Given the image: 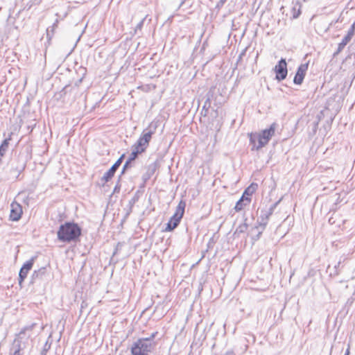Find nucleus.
Returning <instances> with one entry per match:
<instances>
[{"mask_svg": "<svg viewBox=\"0 0 355 355\" xmlns=\"http://www.w3.org/2000/svg\"><path fill=\"white\" fill-rule=\"evenodd\" d=\"M80 227L73 222H66L62 224L57 232L58 239L62 242L70 243L76 241L81 235Z\"/></svg>", "mask_w": 355, "mask_h": 355, "instance_id": "1", "label": "nucleus"}, {"mask_svg": "<svg viewBox=\"0 0 355 355\" xmlns=\"http://www.w3.org/2000/svg\"><path fill=\"white\" fill-rule=\"evenodd\" d=\"M157 334L158 332L155 331L149 337L139 338L131 347L132 355H148L157 345L154 339Z\"/></svg>", "mask_w": 355, "mask_h": 355, "instance_id": "2", "label": "nucleus"}, {"mask_svg": "<svg viewBox=\"0 0 355 355\" xmlns=\"http://www.w3.org/2000/svg\"><path fill=\"white\" fill-rule=\"evenodd\" d=\"M157 126V121H152L148 126L143 130L141 136L132 148H137L140 150V151L144 152L149 145L152 135L155 133Z\"/></svg>", "mask_w": 355, "mask_h": 355, "instance_id": "3", "label": "nucleus"}, {"mask_svg": "<svg viewBox=\"0 0 355 355\" xmlns=\"http://www.w3.org/2000/svg\"><path fill=\"white\" fill-rule=\"evenodd\" d=\"M277 203H275L270 206L267 210H261L260 216L257 220V225L256 228H261V231L258 234V237L261 234L262 232L265 230L270 216L273 214L275 209L276 208Z\"/></svg>", "mask_w": 355, "mask_h": 355, "instance_id": "4", "label": "nucleus"}, {"mask_svg": "<svg viewBox=\"0 0 355 355\" xmlns=\"http://www.w3.org/2000/svg\"><path fill=\"white\" fill-rule=\"evenodd\" d=\"M274 71L276 73L275 78L278 81L284 80L286 78L288 70L286 60L282 58L275 65Z\"/></svg>", "mask_w": 355, "mask_h": 355, "instance_id": "5", "label": "nucleus"}, {"mask_svg": "<svg viewBox=\"0 0 355 355\" xmlns=\"http://www.w3.org/2000/svg\"><path fill=\"white\" fill-rule=\"evenodd\" d=\"M34 261L35 257H32L31 259L24 263L22 267L21 268L19 273V284L20 286H21L22 282L26 278L28 272L33 268Z\"/></svg>", "mask_w": 355, "mask_h": 355, "instance_id": "6", "label": "nucleus"}, {"mask_svg": "<svg viewBox=\"0 0 355 355\" xmlns=\"http://www.w3.org/2000/svg\"><path fill=\"white\" fill-rule=\"evenodd\" d=\"M125 155L123 154L118 160L112 166V167L103 175L102 177V181L107 182L109 180L112 179V178L114 176L115 172L119 168L120 165L121 164Z\"/></svg>", "mask_w": 355, "mask_h": 355, "instance_id": "7", "label": "nucleus"}, {"mask_svg": "<svg viewBox=\"0 0 355 355\" xmlns=\"http://www.w3.org/2000/svg\"><path fill=\"white\" fill-rule=\"evenodd\" d=\"M22 213L23 211L21 205L15 201L12 202L10 205V220L12 221L19 220L21 217Z\"/></svg>", "mask_w": 355, "mask_h": 355, "instance_id": "8", "label": "nucleus"}, {"mask_svg": "<svg viewBox=\"0 0 355 355\" xmlns=\"http://www.w3.org/2000/svg\"><path fill=\"white\" fill-rule=\"evenodd\" d=\"M308 67L309 63L302 64L298 67L296 74L293 79V83L295 85H301L302 83L308 69Z\"/></svg>", "mask_w": 355, "mask_h": 355, "instance_id": "9", "label": "nucleus"}, {"mask_svg": "<svg viewBox=\"0 0 355 355\" xmlns=\"http://www.w3.org/2000/svg\"><path fill=\"white\" fill-rule=\"evenodd\" d=\"M277 123H272L270 128L268 129H265L262 130L260 133H258L259 135H261L263 137H266L268 140H270L272 136H274L276 128H277Z\"/></svg>", "mask_w": 355, "mask_h": 355, "instance_id": "10", "label": "nucleus"}, {"mask_svg": "<svg viewBox=\"0 0 355 355\" xmlns=\"http://www.w3.org/2000/svg\"><path fill=\"white\" fill-rule=\"evenodd\" d=\"M185 207L186 202L183 200H181L176 207L174 214L173 215V217L181 220L184 216Z\"/></svg>", "mask_w": 355, "mask_h": 355, "instance_id": "11", "label": "nucleus"}, {"mask_svg": "<svg viewBox=\"0 0 355 355\" xmlns=\"http://www.w3.org/2000/svg\"><path fill=\"white\" fill-rule=\"evenodd\" d=\"M251 198L249 197H247L246 198H244L243 197H241L236 203V205L234 207V209L236 211H241L245 206L248 205L250 203Z\"/></svg>", "mask_w": 355, "mask_h": 355, "instance_id": "12", "label": "nucleus"}, {"mask_svg": "<svg viewBox=\"0 0 355 355\" xmlns=\"http://www.w3.org/2000/svg\"><path fill=\"white\" fill-rule=\"evenodd\" d=\"M180 220H181L177 218H175V217H173V216H172L171 217V218L169 219L168 222L166 223V227L165 228V231L171 232V231L173 230L175 228H176L178 226V225L180 223Z\"/></svg>", "mask_w": 355, "mask_h": 355, "instance_id": "13", "label": "nucleus"}, {"mask_svg": "<svg viewBox=\"0 0 355 355\" xmlns=\"http://www.w3.org/2000/svg\"><path fill=\"white\" fill-rule=\"evenodd\" d=\"M258 188V184L257 183H252L249 187H248L241 197L246 198L247 197L250 198L251 196L257 191Z\"/></svg>", "mask_w": 355, "mask_h": 355, "instance_id": "14", "label": "nucleus"}, {"mask_svg": "<svg viewBox=\"0 0 355 355\" xmlns=\"http://www.w3.org/2000/svg\"><path fill=\"white\" fill-rule=\"evenodd\" d=\"M259 134L258 133H250L249 135L250 137V144L252 146V150H256V147L257 146L258 144V137Z\"/></svg>", "mask_w": 355, "mask_h": 355, "instance_id": "15", "label": "nucleus"}, {"mask_svg": "<svg viewBox=\"0 0 355 355\" xmlns=\"http://www.w3.org/2000/svg\"><path fill=\"white\" fill-rule=\"evenodd\" d=\"M25 164L24 163H21L20 164H18L17 166H16V167L15 168H12L11 169V173H14L15 175V178L16 179H18L21 173L24 170L25 168Z\"/></svg>", "mask_w": 355, "mask_h": 355, "instance_id": "16", "label": "nucleus"}, {"mask_svg": "<svg viewBox=\"0 0 355 355\" xmlns=\"http://www.w3.org/2000/svg\"><path fill=\"white\" fill-rule=\"evenodd\" d=\"M258 144L257 146L256 147V150H260L261 148L267 145L270 140L266 139V137H262L261 135H259L258 136Z\"/></svg>", "mask_w": 355, "mask_h": 355, "instance_id": "17", "label": "nucleus"}, {"mask_svg": "<svg viewBox=\"0 0 355 355\" xmlns=\"http://www.w3.org/2000/svg\"><path fill=\"white\" fill-rule=\"evenodd\" d=\"M58 21L56 20L51 26H49L46 29V36L49 40H50L54 35L55 29L58 27Z\"/></svg>", "mask_w": 355, "mask_h": 355, "instance_id": "18", "label": "nucleus"}, {"mask_svg": "<svg viewBox=\"0 0 355 355\" xmlns=\"http://www.w3.org/2000/svg\"><path fill=\"white\" fill-rule=\"evenodd\" d=\"M300 7H301V5L299 4V3H296L293 8H292V10H291V13H292V15H293V19H296L301 14V11H300Z\"/></svg>", "mask_w": 355, "mask_h": 355, "instance_id": "19", "label": "nucleus"}, {"mask_svg": "<svg viewBox=\"0 0 355 355\" xmlns=\"http://www.w3.org/2000/svg\"><path fill=\"white\" fill-rule=\"evenodd\" d=\"M248 225L246 223H243L239 225L236 227V229L234 232V234H240L245 232L248 230Z\"/></svg>", "mask_w": 355, "mask_h": 355, "instance_id": "20", "label": "nucleus"}, {"mask_svg": "<svg viewBox=\"0 0 355 355\" xmlns=\"http://www.w3.org/2000/svg\"><path fill=\"white\" fill-rule=\"evenodd\" d=\"M45 268H41L38 270H35L32 275L33 279L41 278L45 273Z\"/></svg>", "mask_w": 355, "mask_h": 355, "instance_id": "21", "label": "nucleus"}, {"mask_svg": "<svg viewBox=\"0 0 355 355\" xmlns=\"http://www.w3.org/2000/svg\"><path fill=\"white\" fill-rule=\"evenodd\" d=\"M142 152L140 151V150H138L137 148H133L132 149V151L129 157V158L128 159L129 161H130L131 162L132 161H134L136 157H137V155L139 154H141Z\"/></svg>", "mask_w": 355, "mask_h": 355, "instance_id": "22", "label": "nucleus"}, {"mask_svg": "<svg viewBox=\"0 0 355 355\" xmlns=\"http://www.w3.org/2000/svg\"><path fill=\"white\" fill-rule=\"evenodd\" d=\"M146 17H144L136 26L135 29V33L137 34L138 31H141L142 29V27L144 26V21L146 20Z\"/></svg>", "mask_w": 355, "mask_h": 355, "instance_id": "23", "label": "nucleus"}, {"mask_svg": "<svg viewBox=\"0 0 355 355\" xmlns=\"http://www.w3.org/2000/svg\"><path fill=\"white\" fill-rule=\"evenodd\" d=\"M35 326V323H33L32 324L28 325V326H26V327H23L21 329V330L20 331L19 334H25V332L26 331H31L34 328Z\"/></svg>", "mask_w": 355, "mask_h": 355, "instance_id": "24", "label": "nucleus"}, {"mask_svg": "<svg viewBox=\"0 0 355 355\" xmlns=\"http://www.w3.org/2000/svg\"><path fill=\"white\" fill-rule=\"evenodd\" d=\"M51 348V344H49L48 342H46V343L44 345L43 349L42 350L40 355H46L47 352Z\"/></svg>", "mask_w": 355, "mask_h": 355, "instance_id": "25", "label": "nucleus"}, {"mask_svg": "<svg viewBox=\"0 0 355 355\" xmlns=\"http://www.w3.org/2000/svg\"><path fill=\"white\" fill-rule=\"evenodd\" d=\"M352 37H351L349 35H346L343 39L342 40L341 42L344 44L345 46L351 41Z\"/></svg>", "mask_w": 355, "mask_h": 355, "instance_id": "26", "label": "nucleus"}, {"mask_svg": "<svg viewBox=\"0 0 355 355\" xmlns=\"http://www.w3.org/2000/svg\"><path fill=\"white\" fill-rule=\"evenodd\" d=\"M345 45L342 42H340L338 46L336 51L334 53V55L339 54L345 48Z\"/></svg>", "mask_w": 355, "mask_h": 355, "instance_id": "27", "label": "nucleus"}, {"mask_svg": "<svg viewBox=\"0 0 355 355\" xmlns=\"http://www.w3.org/2000/svg\"><path fill=\"white\" fill-rule=\"evenodd\" d=\"M131 162L128 159L125 162V164L123 166L121 173H124L125 171L129 168L131 167Z\"/></svg>", "mask_w": 355, "mask_h": 355, "instance_id": "28", "label": "nucleus"}, {"mask_svg": "<svg viewBox=\"0 0 355 355\" xmlns=\"http://www.w3.org/2000/svg\"><path fill=\"white\" fill-rule=\"evenodd\" d=\"M354 33H355V24H353L351 26V27L349 28V29L348 30L347 34L353 37V36L354 35Z\"/></svg>", "mask_w": 355, "mask_h": 355, "instance_id": "29", "label": "nucleus"}, {"mask_svg": "<svg viewBox=\"0 0 355 355\" xmlns=\"http://www.w3.org/2000/svg\"><path fill=\"white\" fill-rule=\"evenodd\" d=\"M354 33H355V24H353L351 26V27L349 28V29L348 30L347 34L353 37V36L354 35Z\"/></svg>", "mask_w": 355, "mask_h": 355, "instance_id": "30", "label": "nucleus"}, {"mask_svg": "<svg viewBox=\"0 0 355 355\" xmlns=\"http://www.w3.org/2000/svg\"><path fill=\"white\" fill-rule=\"evenodd\" d=\"M320 121V117L318 116V120L313 123V130L314 132H316V131H317Z\"/></svg>", "mask_w": 355, "mask_h": 355, "instance_id": "31", "label": "nucleus"}, {"mask_svg": "<svg viewBox=\"0 0 355 355\" xmlns=\"http://www.w3.org/2000/svg\"><path fill=\"white\" fill-rule=\"evenodd\" d=\"M226 1H227V0H220V1L218 2V3H217L216 7H217V8H220V7H222V6L225 4V3Z\"/></svg>", "mask_w": 355, "mask_h": 355, "instance_id": "32", "label": "nucleus"}, {"mask_svg": "<svg viewBox=\"0 0 355 355\" xmlns=\"http://www.w3.org/2000/svg\"><path fill=\"white\" fill-rule=\"evenodd\" d=\"M340 263H341V261H338V263L334 266V268H336V274H338V268L340 267Z\"/></svg>", "mask_w": 355, "mask_h": 355, "instance_id": "33", "label": "nucleus"}, {"mask_svg": "<svg viewBox=\"0 0 355 355\" xmlns=\"http://www.w3.org/2000/svg\"><path fill=\"white\" fill-rule=\"evenodd\" d=\"M187 0H179L180 1V4H179V8H180L181 6H183V4L185 3Z\"/></svg>", "mask_w": 355, "mask_h": 355, "instance_id": "34", "label": "nucleus"}, {"mask_svg": "<svg viewBox=\"0 0 355 355\" xmlns=\"http://www.w3.org/2000/svg\"><path fill=\"white\" fill-rule=\"evenodd\" d=\"M245 49L240 54L238 61H239L242 58V56L245 54Z\"/></svg>", "mask_w": 355, "mask_h": 355, "instance_id": "35", "label": "nucleus"}, {"mask_svg": "<svg viewBox=\"0 0 355 355\" xmlns=\"http://www.w3.org/2000/svg\"><path fill=\"white\" fill-rule=\"evenodd\" d=\"M12 355H20V352H19V349H17L14 352V353L12 354Z\"/></svg>", "mask_w": 355, "mask_h": 355, "instance_id": "36", "label": "nucleus"}, {"mask_svg": "<svg viewBox=\"0 0 355 355\" xmlns=\"http://www.w3.org/2000/svg\"><path fill=\"white\" fill-rule=\"evenodd\" d=\"M345 355H349V347H348V348L347 349Z\"/></svg>", "mask_w": 355, "mask_h": 355, "instance_id": "37", "label": "nucleus"}, {"mask_svg": "<svg viewBox=\"0 0 355 355\" xmlns=\"http://www.w3.org/2000/svg\"><path fill=\"white\" fill-rule=\"evenodd\" d=\"M206 104H207V102L205 103V104L204 105V106H203V107H202V111H203L204 110H205Z\"/></svg>", "mask_w": 355, "mask_h": 355, "instance_id": "38", "label": "nucleus"}, {"mask_svg": "<svg viewBox=\"0 0 355 355\" xmlns=\"http://www.w3.org/2000/svg\"><path fill=\"white\" fill-rule=\"evenodd\" d=\"M205 43H204V44H202V49H204V48H205Z\"/></svg>", "mask_w": 355, "mask_h": 355, "instance_id": "39", "label": "nucleus"}, {"mask_svg": "<svg viewBox=\"0 0 355 355\" xmlns=\"http://www.w3.org/2000/svg\"><path fill=\"white\" fill-rule=\"evenodd\" d=\"M82 80H83V78H80V79L79 80V81H78V82H79V83H81V82H82Z\"/></svg>", "mask_w": 355, "mask_h": 355, "instance_id": "40", "label": "nucleus"}, {"mask_svg": "<svg viewBox=\"0 0 355 355\" xmlns=\"http://www.w3.org/2000/svg\"><path fill=\"white\" fill-rule=\"evenodd\" d=\"M207 111H208V109H206L205 112H207ZM205 115H206V113H205Z\"/></svg>", "mask_w": 355, "mask_h": 355, "instance_id": "41", "label": "nucleus"}, {"mask_svg": "<svg viewBox=\"0 0 355 355\" xmlns=\"http://www.w3.org/2000/svg\"><path fill=\"white\" fill-rule=\"evenodd\" d=\"M353 24H355V21H354Z\"/></svg>", "mask_w": 355, "mask_h": 355, "instance_id": "42", "label": "nucleus"}]
</instances>
